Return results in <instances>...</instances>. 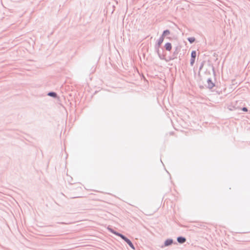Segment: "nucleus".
Wrapping results in <instances>:
<instances>
[{"mask_svg":"<svg viewBox=\"0 0 250 250\" xmlns=\"http://www.w3.org/2000/svg\"><path fill=\"white\" fill-rule=\"evenodd\" d=\"M181 47L180 46H177L174 48V50L172 55L170 58V60H174L177 58V55L181 50Z\"/></svg>","mask_w":250,"mask_h":250,"instance_id":"1","label":"nucleus"},{"mask_svg":"<svg viewBox=\"0 0 250 250\" xmlns=\"http://www.w3.org/2000/svg\"><path fill=\"white\" fill-rule=\"evenodd\" d=\"M196 57V52L195 50L192 51L191 53V58L190 61V64L191 66H193L195 62V58Z\"/></svg>","mask_w":250,"mask_h":250,"instance_id":"2","label":"nucleus"},{"mask_svg":"<svg viewBox=\"0 0 250 250\" xmlns=\"http://www.w3.org/2000/svg\"><path fill=\"white\" fill-rule=\"evenodd\" d=\"M122 239L124 240L131 249H132L133 250L135 249V247L133 243H132V242L125 236Z\"/></svg>","mask_w":250,"mask_h":250,"instance_id":"3","label":"nucleus"},{"mask_svg":"<svg viewBox=\"0 0 250 250\" xmlns=\"http://www.w3.org/2000/svg\"><path fill=\"white\" fill-rule=\"evenodd\" d=\"M164 40V37H163L162 36H161L159 39L158 40L155 45V48H159L161 46L162 43L163 42Z\"/></svg>","mask_w":250,"mask_h":250,"instance_id":"4","label":"nucleus"},{"mask_svg":"<svg viewBox=\"0 0 250 250\" xmlns=\"http://www.w3.org/2000/svg\"><path fill=\"white\" fill-rule=\"evenodd\" d=\"M207 83H208L207 87L209 89H211L215 86V84L212 82V81L211 78H208V79Z\"/></svg>","mask_w":250,"mask_h":250,"instance_id":"5","label":"nucleus"},{"mask_svg":"<svg viewBox=\"0 0 250 250\" xmlns=\"http://www.w3.org/2000/svg\"><path fill=\"white\" fill-rule=\"evenodd\" d=\"M177 242L180 244H183L186 241V238L183 236H178L177 238Z\"/></svg>","mask_w":250,"mask_h":250,"instance_id":"6","label":"nucleus"},{"mask_svg":"<svg viewBox=\"0 0 250 250\" xmlns=\"http://www.w3.org/2000/svg\"><path fill=\"white\" fill-rule=\"evenodd\" d=\"M173 243V240L172 239H167L164 242V246L165 247L169 246Z\"/></svg>","mask_w":250,"mask_h":250,"instance_id":"7","label":"nucleus"},{"mask_svg":"<svg viewBox=\"0 0 250 250\" xmlns=\"http://www.w3.org/2000/svg\"><path fill=\"white\" fill-rule=\"evenodd\" d=\"M165 48L167 51H170L172 49L171 43L170 42H167L165 45Z\"/></svg>","mask_w":250,"mask_h":250,"instance_id":"8","label":"nucleus"},{"mask_svg":"<svg viewBox=\"0 0 250 250\" xmlns=\"http://www.w3.org/2000/svg\"><path fill=\"white\" fill-rule=\"evenodd\" d=\"M47 95L53 97L54 98H56L58 97V95L56 92L53 91H50L48 93Z\"/></svg>","mask_w":250,"mask_h":250,"instance_id":"9","label":"nucleus"},{"mask_svg":"<svg viewBox=\"0 0 250 250\" xmlns=\"http://www.w3.org/2000/svg\"><path fill=\"white\" fill-rule=\"evenodd\" d=\"M233 108L235 109H240V110L244 111V112H248V109L247 107H243L242 108H239L238 106H236L235 105L233 106Z\"/></svg>","mask_w":250,"mask_h":250,"instance_id":"10","label":"nucleus"},{"mask_svg":"<svg viewBox=\"0 0 250 250\" xmlns=\"http://www.w3.org/2000/svg\"><path fill=\"white\" fill-rule=\"evenodd\" d=\"M169 34H170V31L168 29H167L163 31L162 35L161 36H162L163 37H165V36L168 35Z\"/></svg>","mask_w":250,"mask_h":250,"instance_id":"11","label":"nucleus"},{"mask_svg":"<svg viewBox=\"0 0 250 250\" xmlns=\"http://www.w3.org/2000/svg\"><path fill=\"white\" fill-rule=\"evenodd\" d=\"M188 41L190 43H193L195 41V38L194 37H189L188 38Z\"/></svg>","mask_w":250,"mask_h":250,"instance_id":"12","label":"nucleus"},{"mask_svg":"<svg viewBox=\"0 0 250 250\" xmlns=\"http://www.w3.org/2000/svg\"><path fill=\"white\" fill-rule=\"evenodd\" d=\"M155 50L157 52L158 55H159L160 58L161 59H162V58L161 56V53H160V50H159V48H155Z\"/></svg>","mask_w":250,"mask_h":250,"instance_id":"13","label":"nucleus"},{"mask_svg":"<svg viewBox=\"0 0 250 250\" xmlns=\"http://www.w3.org/2000/svg\"><path fill=\"white\" fill-rule=\"evenodd\" d=\"M117 235V236H118L120 237L122 239H123V237L125 236V235H124L122 234V233H119V232H118V233H117V235Z\"/></svg>","mask_w":250,"mask_h":250,"instance_id":"14","label":"nucleus"},{"mask_svg":"<svg viewBox=\"0 0 250 250\" xmlns=\"http://www.w3.org/2000/svg\"><path fill=\"white\" fill-rule=\"evenodd\" d=\"M107 229L112 233H113V232H114L115 231V230H114L112 228H109V227H108Z\"/></svg>","mask_w":250,"mask_h":250,"instance_id":"15","label":"nucleus"},{"mask_svg":"<svg viewBox=\"0 0 250 250\" xmlns=\"http://www.w3.org/2000/svg\"><path fill=\"white\" fill-rule=\"evenodd\" d=\"M203 65H204V63L202 62V63L201 64V65L199 67V70H201L202 69Z\"/></svg>","mask_w":250,"mask_h":250,"instance_id":"16","label":"nucleus"},{"mask_svg":"<svg viewBox=\"0 0 250 250\" xmlns=\"http://www.w3.org/2000/svg\"><path fill=\"white\" fill-rule=\"evenodd\" d=\"M117 233H118V232L115 231V230L114 232H113V234H115L116 235H117Z\"/></svg>","mask_w":250,"mask_h":250,"instance_id":"17","label":"nucleus"},{"mask_svg":"<svg viewBox=\"0 0 250 250\" xmlns=\"http://www.w3.org/2000/svg\"><path fill=\"white\" fill-rule=\"evenodd\" d=\"M59 224H65V223L64 222H60V223H59Z\"/></svg>","mask_w":250,"mask_h":250,"instance_id":"18","label":"nucleus"}]
</instances>
